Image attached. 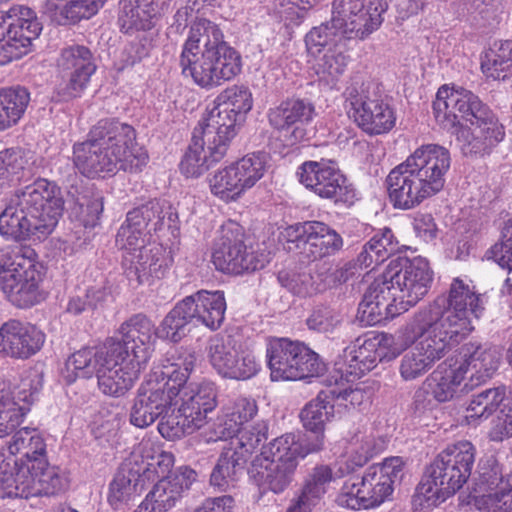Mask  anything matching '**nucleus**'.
<instances>
[{
  "label": "nucleus",
  "mask_w": 512,
  "mask_h": 512,
  "mask_svg": "<svg viewBox=\"0 0 512 512\" xmlns=\"http://www.w3.org/2000/svg\"><path fill=\"white\" fill-rule=\"evenodd\" d=\"M148 155L136 142L135 129L116 119H101L87 139L73 145L75 168L88 178L114 175L119 170L137 172Z\"/></svg>",
  "instance_id": "nucleus-1"
},
{
  "label": "nucleus",
  "mask_w": 512,
  "mask_h": 512,
  "mask_svg": "<svg viewBox=\"0 0 512 512\" xmlns=\"http://www.w3.org/2000/svg\"><path fill=\"white\" fill-rule=\"evenodd\" d=\"M437 122L453 129L462 153L482 155L500 143L505 131L490 108L466 89L449 90L441 87L433 102Z\"/></svg>",
  "instance_id": "nucleus-2"
},
{
  "label": "nucleus",
  "mask_w": 512,
  "mask_h": 512,
  "mask_svg": "<svg viewBox=\"0 0 512 512\" xmlns=\"http://www.w3.org/2000/svg\"><path fill=\"white\" fill-rule=\"evenodd\" d=\"M179 66L185 77L204 89L221 86L235 78L242 68L240 54L224 41L214 22L198 18L190 26L182 45Z\"/></svg>",
  "instance_id": "nucleus-3"
},
{
  "label": "nucleus",
  "mask_w": 512,
  "mask_h": 512,
  "mask_svg": "<svg viewBox=\"0 0 512 512\" xmlns=\"http://www.w3.org/2000/svg\"><path fill=\"white\" fill-rule=\"evenodd\" d=\"M451 166L447 148L438 144L418 147L386 177L389 200L394 208L410 210L438 194Z\"/></svg>",
  "instance_id": "nucleus-4"
},
{
  "label": "nucleus",
  "mask_w": 512,
  "mask_h": 512,
  "mask_svg": "<svg viewBox=\"0 0 512 512\" xmlns=\"http://www.w3.org/2000/svg\"><path fill=\"white\" fill-rule=\"evenodd\" d=\"M194 352L179 349L168 357L162 367L157 368L140 385L130 412V423L138 428L153 424L170 415L168 410L178 405L181 387L188 381L195 368Z\"/></svg>",
  "instance_id": "nucleus-5"
},
{
  "label": "nucleus",
  "mask_w": 512,
  "mask_h": 512,
  "mask_svg": "<svg viewBox=\"0 0 512 512\" xmlns=\"http://www.w3.org/2000/svg\"><path fill=\"white\" fill-rule=\"evenodd\" d=\"M485 293H479L470 281L459 277L452 280L446 297L439 296L416 313V330L434 328L455 345L473 330L472 319L484 314Z\"/></svg>",
  "instance_id": "nucleus-6"
},
{
  "label": "nucleus",
  "mask_w": 512,
  "mask_h": 512,
  "mask_svg": "<svg viewBox=\"0 0 512 512\" xmlns=\"http://www.w3.org/2000/svg\"><path fill=\"white\" fill-rule=\"evenodd\" d=\"M416 313L397 332V345L390 354H385V359L396 358L402 350L412 345L401 357L399 374L404 381H413L425 375L433 365L443 358L455 344L448 338H444L438 330L426 328L417 331Z\"/></svg>",
  "instance_id": "nucleus-7"
},
{
  "label": "nucleus",
  "mask_w": 512,
  "mask_h": 512,
  "mask_svg": "<svg viewBox=\"0 0 512 512\" xmlns=\"http://www.w3.org/2000/svg\"><path fill=\"white\" fill-rule=\"evenodd\" d=\"M147 230L136 226L126 216L116 236V244L123 251V266L130 282L141 285L150 278L165 276L173 263L170 251L159 244H145Z\"/></svg>",
  "instance_id": "nucleus-8"
},
{
  "label": "nucleus",
  "mask_w": 512,
  "mask_h": 512,
  "mask_svg": "<svg viewBox=\"0 0 512 512\" xmlns=\"http://www.w3.org/2000/svg\"><path fill=\"white\" fill-rule=\"evenodd\" d=\"M474 445L462 440L442 450L426 470V480L419 485L425 498L445 500L455 494L469 479L475 462Z\"/></svg>",
  "instance_id": "nucleus-9"
},
{
  "label": "nucleus",
  "mask_w": 512,
  "mask_h": 512,
  "mask_svg": "<svg viewBox=\"0 0 512 512\" xmlns=\"http://www.w3.org/2000/svg\"><path fill=\"white\" fill-rule=\"evenodd\" d=\"M41 280L34 249L29 246L0 249V288L11 303L19 308L39 303Z\"/></svg>",
  "instance_id": "nucleus-10"
},
{
  "label": "nucleus",
  "mask_w": 512,
  "mask_h": 512,
  "mask_svg": "<svg viewBox=\"0 0 512 512\" xmlns=\"http://www.w3.org/2000/svg\"><path fill=\"white\" fill-rule=\"evenodd\" d=\"M177 409L158 424L159 433L168 440L180 439L201 429L207 415L217 406V388L211 381L187 382L181 387Z\"/></svg>",
  "instance_id": "nucleus-11"
},
{
  "label": "nucleus",
  "mask_w": 512,
  "mask_h": 512,
  "mask_svg": "<svg viewBox=\"0 0 512 512\" xmlns=\"http://www.w3.org/2000/svg\"><path fill=\"white\" fill-rule=\"evenodd\" d=\"M266 357L273 381H294L319 376L325 364L304 343L289 338L267 340Z\"/></svg>",
  "instance_id": "nucleus-12"
},
{
  "label": "nucleus",
  "mask_w": 512,
  "mask_h": 512,
  "mask_svg": "<svg viewBox=\"0 0 512 512\" xmlns=\"http://www.w3.org/2000/svg\"><path fill=\"white\" fill-rule=\"evenodd\" d=\"M344 96L349 113L357 125L368 135L388 133L396 124L393 107L379 95L370 82L353 81Z\"/></svg>",
  "instance_id": "nucleus-13"
},
{
  "label": "nucleus",
  "mask_w": 512,
  "mask_h": 512,
  "mask_svg": "<svg viewBox=\"0 0 512 512\" xmlns=\"http://www.w3.org/2000/svg\"><path fill=\"white\" fill-rule=\"evenodd\" d=\"M390 0H334L332 25L343 38L366 39L383 22Z\"/></svg>",
  "instance_id": "nucleus-14"
},
{
  "label": "nucleus",
  "mask_w": 512,
  "mask_h": 512,
  "mask_svg": "<svg viewBox=\"0 0 512 512\" xmlns=\"http://www.w3.org/2000/svg\"><path fill=\"white\" fill-rule=\"evenodd\" d=\"M42 27L29 7L15 5L7 13L0 12V65L26 55Z\"/></svg>",
  "instance_id": "nucleus-15"
},
{
  "label": "nucleus",
  "mask_w": 512,
  "mask_h": 512,
  "mask_svg": "<svg viewBox=\"0 0 512 512\" xmlns=\"http://www.w3.org/2000/svg\"><path fill=\"white\" fill-rule=\"evenodd\" d=\"M296 176L307 189L336 205L349 207L358 199L354 186L331 161H305L298 167Z\"/></svg>",
  "instance_id": "nucleus-16"
},
{
  "label": "nucleus",
  "mask_w": 512,
  "mask_h": 512,
  "mask_svg": "<svg viewBox=\"0 0 512 512\" xmlns=\"http://www.w3.org/2000/svg\"><path fill=\"white\" fill-rule=\"evenodd\" d=\"M212 262L217 270L236 275L263 267V263L252 252H248L242 226L231 220L225 222L219 230Z\"/></svg>",
  "instance_id": "nucleus-17"
},
{
  "label": "nucleus",
  "mask_w": 512,
  "mask_h": 512,
  "mask_svg": "<svg viewBox=\"0 0 512 512\" xmlns=\"http://www.w3.org/2000/svg\"><path fill=\"white\" fill-rule=\"evenodd\" d=\"M17 201L42 224V235H49L56 227L64 211L61 188L54 182L39 178L33 183L14 191Z\"/></svg>",
  "instance_id": "nucleus-18"
},
{
  "label": "nucleus",
  "mask_w": 512,
  "mask_h": 512,
  "mask_svg": "<svg viewBox=\"0 0 512 512\" xmlns=\"http://www.w3.org/2000/svg\"><path fill=\"white\" fill-rule=\"evenodd\" d=\"M386 279L399 297L401 311L415 306L428 293L433 282V271L426 258L418 256L402 260L398 265L389 266Z\"/></svg>",
  "instance_id": "nucleus-19"
},
{
  "label": "nucleus",
  "mask_w": 512,
  "mask_h": 512,
  "mask_svg": "<svg viewBox=\"0 0 512 512\" xmlns=\"http://www.w3.org/2000/svg\"><path fill=\"white\" fill-rule=\"evenodd\" d=\"M208 357L212 367L223 378L247 380L260 370L255 355L248 350L237 351L230 339L218 336L211 338Z\"/></svg>",
  "instance_id": "nucleus-20"
},
{
  "label": "nucleus",
  "mask_w": 512,
  "mask_h": 512,
  "mask_svg": "<svg viewBox=\"0 0 512 512\" xmlns=\"http://www.w3.org/2000/svg\"><path fill=\"white\" fill-rule=\"evenodd\" d=\"M453 359L467 376L464 389L473 390L494 376L500 366L501 352L491 344L470 341L461 346Z\"/></svg>",
  "instance_id": "nucleus-21"
},
{
  "label": "nucleus",
  "mask_w": 512,
  "mask_h": 512,
  "mask_svg": "<svg viewBox=\"0 0 512 512\" xmlns=\"http://www.w3.org/2000/svg\"><path fill=\"white\" fill-rule=\"evenodd\" d=\"M57 67L61 72L69 74L68 81L59 89V95L65 101L80 97L96 71L95 59L91 50L79 44L61 49Z\"/></svg>",
  "instance_id": "nucleus-22"
},
{
  "label": "nucleus",
  "mask_w": 512,
  "mask_h": 512,
  "mask_svg": "<svg viewBox=\"0 0 512 512\" xmlns=\"http://www.w3.org/2000/svg\"><path fill=\"white\" fill-rule=\"evenodd\" d=\"M403 466L402 458L391 457L365 470L361 482L370 508L381 505L391 497L394 484L403 476Z\"/></svg>",
  "instance_id": "nucleus-23"
},
{
  "label": "nucleus",
  "mask_w": 512,
  "mask_h": 512,
  "mask_svg": "<svg viewBox=\"0 0 512 512\" xmlns=\"http://www.w3.org/2000/svg\"><path fill=\"white\" fill-rule=\"evenodd\" d=\"M215 104L194 129L205 137L208 145L214 144L213 156L223 158L230 140L236 135L237 127L243 120L223 104Z\"/></svg>",
  "instance_id": "nucleus-24"
},
{
  "label": "nucleus",
  "mask_w": 512,
  "mask_h": 512,
  "mask_svg": "<svg viewBox=\"0 0 512 512\" xmlns=\"http://www.w3.org/2000/svg\"><path fill=\"white\" fill-rule=\"evenodd\" d=\"M120 352L119 356H107L96 373L100 391L108 396L124 395L132 388L139 373L144 369L124 356L122 346Z\"/></svg>",
  "instance_id": "nucleus-25"
},
{
  "label": "nucleus",
  "mask_w": 512,
  "mask_h": 512,
  "mask_svg": "<svg viewBox=\"0 0 512 512\" xmlns=\"http://www.w3.org/2000/svg\"><path fill=\"white\" fill-rule=\"evenodd\" d=\"M4 337V355L26 360L37 354L45 343L46 336L35 325L10 319L1 325Z\"/></svg>",
  "instance_id": "nucleus-26"
},
{
  "label": "nucleus",
  "mask_w": 512,
  "mask_h": 512,
  "mask_svg": "<svg viewBox=\"0 0 512 512\" xmlns=\"http://www.w3.org/2000/svg\"><path fill=\"white\" fill-rule=\"evenodd\" d=\"M394 343V336L382 333L374 337L357 338L343 351L346 363L345 372L360 378L377 366L378 361L385 358L380 348H387Z\"/></svg>",
  "instance_id": "nucleus-27"
},
{
  "label": "nucleus",
  "mask_w": 512,
  "mask_h": 512,
  "mask_svg": "<svg viewBox=\"0 0 512 512\" xmlns=\"http://www.w3.org/2000/svg\"><path fill=\"white\" fill-rule=\"evenodd\" d=\"M156 328L153 322L143 314H137L120 327L121 343L124 356L145 368L151 356L152 338Z\"/></svg>",
  "instance_id": "nucleus-28"
},
{
  "label": "nucleus",
  "mask_w": 512,
  "mask_h": 512,
  "mask_svg": "<svg viewBox=\"0 0 512 512\" xmlns=\"http://www.w3.org/2000/svg\"><path fill=\"white\" fill-rule=\"evenodd\" d=\"M296 468L291 461L274 460L265 453L257 455L249 469V477L262 491L284 492L292 483Z\"/></svg>",
  "instance_id": "nucleus-29"
},
{
  "label": "nucleus",
  "mask_w": 512,
  "mask_h": 512,
  "mask_svg": "<svg viewBox=\"0 0 512 512\" xmlns=\"http://www.w3.org/2000/svg\"><path fill=\"white\" fill-rule=\"evenodd\" d=\"M171 0H120L117 22L124 33L147 31L164 13Z\"/></svg>",
  "instance_id": "nucleus-30"
},
{
  "label": "nucleus",
  "mask_w": 512,
  "mask_h": 512,
  "mask_svg": "<svg viewBox=\"0 0 512 512\" xmlns=\"http://www.w3.org/2000/svg\"><path fill=\"white\" fill-rule=\"evenodd\" d=\"M296 238L303 242L305 251L316 260L334 255L343 247V239L330 226L320 221H306L295 227Z\"/></svg>",
  "instance_id": "nucleus-31"
},
{
  "label": "nucleus",
  "mask_w": 512,
  "mask_h": 512,
  "mask_svg": "<svg viewBox=\"0 0 512 512\" xmlns=\"http://www.w3.org/2000/svg\"><path fill=\"white\" fill-rule=\"evenodd\" d=\"M121 343L114 338H109L98 348H83L73 353L65 363L62 374L68 383L74 382L77 378H89L97 373L101 362L107 356H119L121 354Z\"/></svg>",
  "instance_id": "nucleus-32"
},
{
  "label": "nucleus",
  "mask_w": 512,
  "mask_h": 512,
  "mask_svg": "<svg viewBox=\"0 0 512 512\" xmlns=\"http://www.w3.org/2000/svg\"><path fill=\"white\" fill-rule=\"evenodd\" d=\"M194 326L217 330L224 321L226 301L223 291L200 290L183 299Z\"/></svg>",
  "instance_id": "nucleus-33"
},
{
  "label": "nucleus",
  "mask_w": 512,
  "mask_h": 512,
  "mask_svg": "<svg viewBox=\"0 0 512 512\" xmlns=\"http://www.w3.org/2000/svg\"><path fill=\"white\" fill-rule=\"evenodd\" d=\"M16 199L17 194L14 192L0 214V234L7 239L17 241L27 240L32 236L45 237L46 235H42L41 222L36 220V217Z\"/></svg>",
  "instance_id": "nucleus-34"
},
{
  "label": "nucleus",
  "mask_w": 512,
  "mask_h": 512,
  "mask_svg": "<svg viewBox=\"0 0 512 512\" xmlns=\"http://www.w3.org/2000/svg\"><path fill=\"white\" fill-rule=\"evenodd\" d=\"M322 449V436H301L295 433H286L264 446L261 453H265L274 460L291 461L297 468L299 459Z\"/></svg>",
  "instance_id": "nucleus-35"
},
{
  "label": "nucleus",
  "mask_w": 512,
  "mask_h": 512,
  "mask_svg": "<svg viewBox=\"0 0 512 512\" xmlns=\"http://www.w3.org/2000/svg\"><path fill=\"white\" fill-rule=\"evenodd\" d=\"M427 381L431 386L433 397L438 402H447L470 391L464 389L467 376L464 375L463 368L458 366L453 358L441 363Z\"/></svg>",
  "instance_id": "nucleus-36"
},
{
  "label": "nucleus",
  "mask_w": 512,
  "mask_h": 512,
  "mask_svg": "<svg viewBox=\"0 0 512 512\" xmlns=\"http://www.w3.org/2000/svg\"><path fill=\"white\" fill-rule=\"evenodd\" d=\"M146 483L138 468V460H126L117 470L109 484L108 502L113 509L127 504L134 495L140 493Z\"/></svg>",
  "instance_id": "nucleus-37"
},
{
  "label": "nucleus",
  "mask_w": 512,
  "mask_h": 512,
  "mask_svg": "<svg viewBox=\"0 0 512 512\" xmlns=\"http://www.w3.org/2000/svg\"><path fill=\"white\" fill-rule=\"evenodd\" d=\"M335 477L329 465L315 466L307 476L300 494L292 501L286 512H311L319 504L327 492V485Z\"/></svg>",
  "instance_id": "nucleus-38"
},
{
  "label": "nucleus",
  "mask_w": 512,
  "mask_h": 512,
  "mask_svg": "<svg viewBox=\"0 0 512 512\" xmlns=\"http://www.w3.org/2000/svg\"><path fill=\"white\" fill-rule=\"evenodd\" d=\"M69 487V479L58 467L45 465L30 466L28 472V498L36 496H57Z\"/></svg>",
  "instance_id": "nucleus-39"
},
{
  "label": "nucleus",
  "mask_w": 512,
  "mask_h": 512,
  "mask_svg": "<svg viewBox=\"0 0 512 512\" xmlns=\"http://www.w3.org/2000/svg\"><path fill=\"white\" fill-rule=\"evenodd\" d=\"M7 455L21 453L23 457L19 459V463L23 466H39L46 463V444L43 437L35 429L22 428L17 431L6 449H2Z\"/></svg>",
  "instance_id": "nucleus-40"
},
{
  "label": "nucleus",
  "mask_w": 512,
  "mask_h": 512,
  "mask_svg": "<svg viewBox=\"0 0 512 512\" xmlns=\"http://www.w3.org/2000/svg\"><path fill=\"white\" fill-rule=\"evenodd\" d=\"M29 465L23 466L14 455L0 451V497L28 498Z\"/></svg>",
  "instance_id": "nucleus-41"
},
{
  "label": "nucleus",
  "mask_w": 512,
  "mask_h": 512,
  "mask_svg": "<svg viewBox=\"0 0 512 512\" xmlns=\"http://www.w3.org/2000/svg\"><path fill=\"white\" fill-rule=\"evenodd\" d=\"M214 150V144L208 145L205 137L194 129L191 144L180 162L181 172L187 177L202 175L222 159L213 156Z\"/></svg>",
  "instance_id": "nucleus-42"
},
{
  "label": "nucleus",
  "mask_w": 512,
  "mask_h": 512,
  "mask_svg": "<svg viewBox=\"0 0 512 512\" xmlns=\"http://www.w3.org/2000/svg\"><path fill=\"white\" fill-rule=\"evenodd\" d=\"M257 413V405L253 399L236 397L229 400L222 409V416L218 418V437L231 436L244 423L251 420Z\"/></svg>",
  "instance_id": "nucleus-43"
},
{
  "label": "nucleus",
  "mask_w": 512,
  "mask_h": 512,
  "mask_svg": "<svg viewBox=\"0 0 512 512\" xmlns=\"http://www.w3.org/2000/svg\"><path fill=\"white\" fill-rule=\"evenodd\" d=\"M314 113L315 108L310 101L289 99L269 112V122L274 128L283 130L310 122Z\"/></svg>",
  "instance_id": "nucleus-44"
},
{
  "label": "nucleus",
  "mask_w": 512,
  "mask_h": 512,
  "mask_svg": "<svg viewBox=\"0 0 512 512\" xmlns=\"http://www.w3.org/2000/svg\"><path fill=\"white\" fill-rule=\"evenodd\" d=\"M246 463L244 458L237 455L236 451L224 446L210 475L211 486L220 491H227L234 487L243 473Z\"/></svg>",
  "instance_id": "nucleus-45"
},
{
  "label": "nucleus",
  "mask_w": 512,
  "mask_h": 512,
  "mask_svg": "<svg viewBox=\"0 0 512 512\" xmlns=\"http://www.w3.org/2000/svg\"><path fill=\"white\" fill-rule=\"evenodd\" d=\"M329 390L321 391L315 399L309 401L301 410L300 419L304 428L314 436H324V427L334 416V403Z\"/></svg>",
  "instance_id": "nucleus-46"
},
{
  "label": "nucleus",
  "mask_w": 512,
  "mask_h": 512,
  "mask_svg": "<svg viewBox=\"0 0 512 512\" xmlns=\"http://www.w3.org/2000/svg\"><path fill=\"white\" fill-rule=\"evenodd\" d=\"M29 102L30 93L25 87L16 86L0 90V132L20 121Z\"/></svg>",
  "instance_id": "nucleus-47"
},
{
  "label": "nucleus",
  "mask_w": 512,
  "mask_h": 512,
  "mask_svg": "<svg viewBox=\"0 0 512 512\" xmlns=\"http://www.w3.org/2000/svg\"><path fill=\"white\" fill-rule=\"evenodd\" d=\"M268 427L265 422H257L253 425L239 427L229 438L226 447L236 451L239 457L247 462L258 446L267 439Z\"/></svg>",
  "instance_id": "nucleus-48"
},
{
  "label": "nucleus",
  "mask_w": 512,
  "mask_h": 512,
  "mask_svg": "<svg viewBox=\"0 0 512 512\" xmlns=\"http://www.w3.org/2000/svg\"><path fill=\"white\" fill-rule=\"evenodd\" d=\"M193 321L183 299L179 301L163 318L156 328L155 336L173 343L180 342L190 331Z\"/></svg>",
  "instance_id": "nucleus-49"
},
{
  "label": "nucleus",
  "mask_w": 512,
  "mask_h": 512,
  "mask_svg": "<svg viewBox=\"0 0 512 512\" xmlns=\"http://www.w3.org/2000/svg\"><path fill=\"white\" fill-rule=\"evenodd\" d=\"M481 68L487 77L495 80L512 75V42L494 43L482 57Z\"/></svg>",
  "instance_id": "nucleus-50"
},
{
  "label": "nucleus",
  "mask_w": 512,
  "mask_h": 512,
  "mask_svg": "<svg viewBox=\"0 0 512 512\" xmlns=\"http://www.w3.org/2000/svg\"><path fill=\"white\" fill-rule=\"evenodd\" d=\"M209 186L211 193L225 202L237 200L246 191L233 163L218 169L209 179Z\"/></svg>",
  "instance_id": "nucleus-51"
},
{
  "label": "nucleus",
  "mask_w": 512,
  "mask_h": 512,
  "mask_svg": "<svg viewBox=\"0 0 512 512\" xmlns=\"http://www.w3.org/2000/svg\"><path fill=\"white\" fill-rule=\"evenodd\" d=\"M341 33L332 25V18L329 22L314 27L305 37L307 50L310 54L316 55L323 50L332 48H347L351 40L355 38H343Z\"/></svg>",
  "instance_id": "nucleus-52"
},
{
  "label": "nucleus",
  "mask_w": 512,
  "mask_h": 512,
  "mask_svg": "<svg viewBox=\"0 0 512 512\" xmlns=\"http://www.w3.org/2000/svg\"><path fill=\"white\" fill-rule=\"evenodd\" d=\"M179 487L169 477L159 479L143 502L154 512H166L173 508L181 498L183 493Z\"/></svg>",
  "instance_id": "nucleus-53"
},
{
  "label": "nucleus",
  "mask_w": 512,
  "mask_h": 512,
  "mask_svg": "<svg viewBox=\"0 0 512 512\" xmlns=\"http://www.w3.org/2000/svg\"><path fill=\"white\" fill-rule=\"evenodd\" d=\"M57 21L61 25L77 23L97 13L106 0H57Z\"/></svg>",
  "instance_id": "nucleus-54"
},
{
  "label": "nucleus",
  "mask_w": 512,
  "mask_h": 512,
  "mask_svg": "<svg viewBox=\"0 0 512 512\" xmlns=\"http://www.w3.org/2000/svg\"><path fill=\"white\" fill-rule=\"evenodd\" d=\"M506 396L504 386L486 389L474 395L469 403L467 411L469 418H488L503 402Z\"/></svg>",
  "instance_id": "nucleus-55"
},
{
  "label": "nucleus",
  "mask_w": 512,
  "mask_h": 512,
  "mask_svg": "<svg viewBox=\"0 0 512 512\" xmlns=\"http://www.w3.org/2000/svg\"><path fill=\"white\" fill-rule=\"evenodd\" d=\"M347 48L329 47L318 60L316 73L327 83H334L344 73L349 57L345 54Z\"/></svg>",
  "instance_id": "nucleus-56"
},
{
  "label": "nucleus",
  "mask_w": 512,
  "mask_h": 512,
  "mask_svg": "<svg viewBox=\"0 0 512 512\" xmlns=\"http://www.w3.org/2000/svg\"><path fill=\"white\" fill-rule=\"evenodd\" d=\"M103 212V197L98 192L87 191L77 198L74 213L84 228H94L99 224Z\"/></svg>",
  "instance_id": "nucleus-57"
},
{
  "label": "nucleus",
  "mask_w": 512,
  "mask_h": 512,
  "mask_svg": "<svg viewBox=\"0 0 512 512\" xmlns=\"http://www.w3.org/2000/svg\"><path fill=\"white\" fill-rule=\"evenodd\" d=\"M27 164L25 153L19 148L0 151V188L9 187L21 177Z\"/></svg>",
  "instance_id": "nucleus-58"
},
{
  "label": "nucleus",
  "mask_w": 512,
  "mask_h": 512,
  "mask_svg": "<svg viewBox=\"0 0 512 512\" xmlns=\"http://www.w3.org/2000/svg\"><path fill=\"white\" fill-rule=\"evenodd\" d=\"M127 216L129 221L147 230L148 233L152 230L157 231L165 225L164 206L156 200L134 208L127 213Z\"/></svg>",
  "instance_id": "nucleus-59"
},
{
  "label": "nucleus",
  "mask_w": 512,
  "mask_h": 512,
  "mask_svg": "<svg viewBox=\"0 0 512 512\" xmlns=\"http://www.w3.org/2000/svg\"><path fill=\"white\" fill-rule=\"evenodd\" d=\"M29 412L27 406H20L10 392L0 396V438L12 433Z\"/></svg>",
  "instance_id": "nucleus-60"
},
{
  "label": "nucleus",
  "mask_w": 512,
  "mask_h": 512,
  "mask_svg": "<svg viewBox=\"0 0 512 512\" xmlns=\"http://www.w3.org/2000/svg\"><path fill=\"white\" fill-rule=\"evenodd\" d=\"M173 464L174 456L169 452L161 451L157 455H143L141 461H138V468L147 484L155 480L168 478L166 475L169 473Z\"/></svg>",
  "instance_id": "nucleus-61"
},
{
  "label": "nucleus",
  "mask_w": 512,
  "mask_h": 512,
  "mask_svg": "<svg viewBox=\"0 0 512 512\" xmlns=\"http://www.w3.org/2000/svg\"><path fill=\"white\" fill-rule=\"evenodd\" d=\"M215 103H221L228 109L237 113L244 120L245 115L253 107L252 93L243 85H232L224 89L215 99Z\"/></svg>",
  "instance_id": "nucleus-62"
},
{
  "label": "nucleus",
  "mask_w": 512,
  "mask_h": 512,
  "mask_svg": "<svg viewBox=\"0 0 512 512\" xmlns=\"http://www.w3.org/2000/svg\"><path fill=\"white\" fill-rule=\"evenodd\" d=\"M245 189L252 188L265 174L267 158L263 153H253L244 156L233 163Z\"/></svg>",
  "instance_id": "nucleus-63"
},
{
  "label": "nucleus",
  "mask_w": 512,
  "mask_h": 512,
  "mask_svg": "<svg viewBox=\"0 0 512 512\" xmlns=\"http://www.w3.org/2000/svg\"><path fill=\"white\" fill-rule=\"evenodd\" d=\"M344 383H338L336 381L335 386L330 387L329 394L331 400L337 405L345 406L346 408L360 407L370 401L371 392L366 390V386L363 383L356 384L355 387H343Z\"/></svg>",
  "instance_id": "nucleus-64"
}]
</instances>
